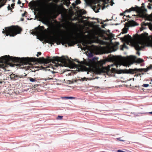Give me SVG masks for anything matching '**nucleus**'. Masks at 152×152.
<instances>
[{"label":"nucleus","instance_id":"3","mask_svg":"<svg viewBox=\"0 0 152 152\" xmlns=\"http://www.w3.org/2000/svg\"><path fill=\"white\" fill-rule=\"evenodd\" d=\"M136 11L137 12L140 14L141 17L145 18V20H148L152 21V13L150 15L146 13L147 10L145 8V5L144 3L142 4L141 7H140L137 6L135 7H131L129 9L126 10L125 12H130L131 11Z\"/></svg>","mask_w":152,"mask_h":152},{"label":"nucleus","instance_id":"11","mask_svg":"<svg viewBox=\"0 0 152 152\" xmlns=\"http://www.w3.org/2000/svg\"><path fill=\"white\" fill-rule=\"evenodd\" d=\"M23 76L17 75L14 74H12L10 75V77L11 80H18L19 78H23Z\"/></svg>","mask_w":152,"mask_h":152},{"label":"nucleus","instance_id":"48","mask_svg":"<svg viewBox=\"0 0 152 152\" xmlns=\"http://www.w3.org/2000/svg\"><path fill=\"white\" fill-rule=\"evenodd\" d=\"M2 83V82L1 81H0V83L1 84Z\"/></svg>","mask_w":152,"mask_h":152},{"label":"nucleus","instance_id":"56","mask_svg":"<svg viewBox=\"0 0 152 152\" xmlns=\"http://www.w3.org/2000/svg\"><path fill=\"white\" fill-rule=\"evenodd\" d=\"M85 45V44H84V45H83V46H84Z\"/></svg>","mask_w":152,"mask_h":152},{"label":"nucleus","instance_id":"37","mask_svg":"<svg viewBox=\"0 0 152 152\" xmlns=\"http://www.w3.org/2000/svg\"><path fill=\"white\" fill-rule=\"evenodd\" d=\"M15 5V4H12L11 5V7L12 8H14V6Z\"/></svg>","mask_w":152,"mask_h":152},{"label":"nucleus","instance_id":"55","mask_svg":"<svg viewBox=\"0 0 152 152\" xmlns=\"http://www.w3.org/2000/svg\"><path fill=\"white\" fill-rule=\"evenodd\" d=\"M151 81H152V79H151Z\"/></svg>","mask_w":152,"mask_h":152},{"label":"nucleus","instance_id":"54","mask_svg":"<svg viewBox=\"0 0 152 152\" xmlns=\"http://www.w3.org/2000/svg\"><path fill=\"white\" fill-rule=\"evenodd\" d=\"M95 19L94 18H92V19Z\"/></svg>","mask_w":152,"mask_h":152},{"label":"nucleus","instance_id":"52","mask_svg":"<svg viewBox=\"0 0 152 152\" xmlns=\"http://www.w3.org/2000/svg\"><path fill=\"white\" fill-rule=\"evenodd\" d=\"M23 4V6H23V4Z\"/></svg>","mask_w":152,"mask_h":152},{"label":"nucleus","instance_id":"53","mask_svg":"<svg viewBox=\"0 0 152 152\" xmlns=\"http://www.w3.org/2000/svg\"><path fill=\"white\" fill-rule=\"evenodd\" d=\"M22 20H23V19H22Z\"/></svg>","mask_w":152,"mask_h":152},{"label":"nucleus","instance_id":"26","mask_svg":"<svg viewBox=\"0 0 152 152\" xmlns=\"http://www.w3.org/2000/svg\"><path fill=\"white\" fill-rule=\"evenodd\" d=\"M123 48H121V49L122 50H123V48H127V46L124 43L123 46Z\"/></svg>","mask_w":152,"mask_h":152},{"label":"nucleus","instance_id":"7","mask_svg":"<svg viewBox=\"0 0 152 152\" xmlns=\"http://www.w3.org/2000/svg\"><path fill=\"white\" fill-rule=\"evenodd\" d=\"M44 28V27L43 26H41L39 25L38 26L35 28L34 30H31L30 33L32 34L36 35H38L42 31Z\"/></svg>","mask_w":152,"mask_h":152},{"label":"nucleus","instance_id":"6","mask_svg":"<svg viewBox=\"0 0 152 152\" xmlns=\"http://www.w3.org/2000/svg\"><path fill=\"white\" fill-rule=\"evenodd\" d=\"M143 69H137L135 68L134 69H121L117 70L114 68H112L111 69V72L112 73H117L118 74H120L122 73L127 74H134L135 72L137 71L141 72Z\"/></svg>","mask_w":152,"mask_h":152},{"label":"nucleus","instance_id":"22","mask_svg":"<svg viewBox=\"0 0 152 152\" xmlns=\"http://www.w3.org/2000/svg\"><path fill=\"white\" fill-rule=\"evenodd\" d=\"M6 1L7 0H0V4H1L2 3L4 4L5 5Z\"/></svg>","mask_w":152,"mask_h":152},{"label":"nucleus","instance_id":"57","mask_svg":"<svg viewBox=\"0 0 152 152\" xmlns=\"http://www.w3.org/2000/svg\"><path fill=\"white\" fill-rule=\"evenodd\" d=\"M77 62H79L78 61H77Z\"/></svg>","mask_w":152,"mask_h":152},{"label":"nucleus","instance_id":"33","mask_svg":"<svg viewBox=\"0 0 152 152\" xmlns=\"http://www.w3.org/2000/svg\"><path fill=\"white\" fill-rule=\"evenodd\" d=\"M7 8L8 10H11L12 9L10 5H9V6L7 7Z\"/></svg>","mask_w":152,"mask_h":152},{"label":"nucleus","instance_id":"38","mask_svg":"<svg viewBox=\"0 0 152 152\" xmlns=\"http://www.w3.org/2000/svg\"><path fill=\"white\" fill-rule=\"evenodd\" d=\"M108 49H109V51H107V53H111V51L110 50V49H109V48H108Z\"/></svg>","mask_w":152,"mask_h":152},{"label":"nucleus","instance_id":"21","mask_svg":"<svg viewBox=\"0 0 152 152\" xmlns=\"http://www.w3.org/2000/svg\"><path fill=\"white\" fill-rule=\"evenodd\" d=\"M136 61L138 63H141L143 61V60L140 58H139L137 59Z\"/></svg>","mask_w":152,"mask_h":152},{"label":"nucleus","instance_id":"5","mask_svg":"<svg viewBox=\"0 0 152 152\" xmlns=\"http://www.w3.org/2000/svg\"><path fill=\"white\" fill-rule=\"evenodd\" d=\"M5 30L3 29L2 33L5 34L6 36L14 37L18 34H20L22 31L21 28L18 26H12L5 27Z\"/></svg>","mask_w":152,"mask_h":152},{"label":"nucleus","instance_id":"31","mask_svg":"<svg viewBox=\"0 0 152 152\" xmlns=\"http://www.w3.org/2000/svg\"><path fill=\"white\" fill-rule=\"evenodd\" d=\"M81 2V1L80 0H77L76 1V3L77 4L80 3Z\"/></svg>","mask_w":152,"mask_h":152},{"label":"nucleus","instance_id":"14","mask_svg":"<svg viewBox=\"0 0 152 152\" xmlns=\"http://www.w3.org/2000/svg\"><path fill=\"white\" fill-rule=\"evenodd\" d=\"M42 12L44 14H48L50 12V8L49 7L48 5H47L42 10Z\"/></svg>","mask_w":152,"mask_h":152},{"label":"nucleus","instance_id":"28","mask_svg":"<svg viewBox=\"0 0 152 152\" xmlns=\"http://www.w3.org/2000/svg\"><path fill=\"white\" fill-rule=\"evenodd\" d=\"M142 86L145 87H147L149 86V84H145Z\"/></svg>","mask_w":152,"mask_h":152},{"label":"nucleus","instance_id":"9","mask_svg":"<svg viewBox=\"0 0 152 152\" xmlns=\"http://www.w3.org/2000/svg\"><path fill=\"white\" fill-rule=\"evenodd\" d=\"M148 26L149 29L152 31V24L151 23H145V22L142 23L141 24V28H140V31H142L145 28L144 27V26Z\"/></svg>","mask_w":152,"mask_h":152},{"label":"nucleus","instance_id":"42","mask_svg":"<svg viewBox=\"0 0 152 152\" xmlns=\"http://www.w3.org/2000/svg\"><path fill=\"white\" fill-rule=\"evenodd\" d=\"M59 32V31H54V33H55V34L57 33V32Z\"/></svg>","mask_w":152,"mask_h":152},{"label":"nucleus","instance_id":"17","mask_svg":"<svg viewBox=\"0 0 152 152\" xmlns=\"http://www.w3.org/2000/svg\"><path fill=\"white\" fill-rule=\"evenodd\" d=\"M100 72H105V70L107 71V73H108V72L110 71V69H107L106 68L102 67L101 69H100Z\"/></svg>","mask_w":152,"mask_h":152},{"label":"nucleus","instance_id":"43","mask_svg":"<svg viewBox=\"0 0 152 152\" xmlns=\"http://www.w3.org/2000/svg\"><path fill=\"white\" fill-rule=\"evenodd\" d=\"M149 1L151 2L152 3V0H148Z\"/></svg>","mask_w":152,"mask_h":152},{"label":"nucleus","instance_id":"20","mask_svg":"<svg viewBox=\"0 0 152 152\" xmlns=\"http://www.w3.org/2000/svg\"><path fill=\"white\" fill-rule=\"evenodd\" d=\"M119 43L118 42L117 43V44L114 46L113 47V50L114 51L116 50L117 48V46L119 45Z\"/></svg>","mask_w":152,"mask_h":152},{"label":"nucleus","instance_id":"2","mask_svg":"<svg viewBox=\"0 0 152 152\" xmlns=\"http://www.w3.org/2000/svg\"><path fill=\"white\" fill-rule=\"evenodd\" d=\"M105 63V62L102 60L96 62V59L94 58L85 63V65L88 67L80 64H76L74 63L72 64L73 66L77 68L79 71H87V73L88 74L89 72L91 71L93 69L96 68L99 66H102Z\"/></svg>","mask_w":152,"mask_h":152},{"label":"nucleus","instance_id":"45","mask_svg":"<svg viewBox=\"0 0 152 152\" xmlns=\"http://www.w3.org/2000/svg\"><path fill=\"white\" fill-rule=\"evenodd\" d=\"M86 11H83V13L85 14V13H86Z\"/></svg>","mask_w":152,"mask_h":152},{"label":"nucleus","instance_id":"40","mask_svg":"<svg viewBox=\"0 0 152 152\" xmlns=\"http://www.w3.org/2000/svg\"><path fill=\"white\" fill-rule=\"evenodd\" d=\"M37 53L39 55H40L41 54V53L40 52H38Z\"/></svg>","mask_w":152,"mask_h":152},{"label":"nucleus","instance_id":"10","mask_svg":"<svg viewBox=\"0 0 152 152\" xmlns=\"http://www.w3.org/2000/svg\"><path fill=\"white\" fill-rule=\"evenodd\" d=\"M132 37L129 34L125 35L124 37H121L120 39L123 42H127L128 44H129V42L132 39Z\"/></svg>","mask_w":152,"mask_h":152},{"label":"nucleus","instance_id":"25","mask_svg":"<svg viewBox=\"0 0 152 152\" xmlns=\"http://www.w3.org/2000/svg\"><path fill=\"white\" fill-rule=\"evenodd\" d=\"M63 117L62 116L58 115L56 118L58 120H61L62 119Z\"/></svg>","mask_w":152,"mask_h":152},{"label":"nucleus","instance_id":"47","mask_svg":"<svg viewBox=\"0 0 152 152\" xmlns=\"http://www.w3.org/2000/svg\"><path fill=\"white\" fill-rule=\"evenodd\" d=\"M126 17H129V18H130V16H129V15H128V16H126Z\"/></svg>","mask_w":152,"mask_h":152},{"label":"nucleus","instance_id":"27","mask_svg":"<svg viewBox=\"0 0 152 152\" xmlns=\"http://www.w3.org/2000/svg\"><path fill=\"white\" fill-rule=\"evenodd\" d=\"M151 4L149 3L148 5L147 6L148 8L149 9H151Z\"/></svg>","mask_w":152,"mask_h":152},{"label":"nucleus","instance_id":"35","mask_svg":"<svg viewBox=\"0 0 152 152\" xmlns=\"http://www.w3.org/2000/svg\"><path fill=\"white\" fill-rule=\"evenodd\" d=\"M4 4H3L2 3L1 4H0V8L1 7H2V6H4Z\"/></svg>","mask_w":152,"mask_h":152},{"label":"nucleus","instance_id":"13","mask_svg":"<svg viewBox=\"0 0 152 152\" xmlns=\"http://www.w3.org/2000/svg\"><path fill=\"white\" fill-rule=\"evenodd\" d=\"M137 25V23L134 20L129 21L128 23H126L125 26L129 27V26H134Z\"/></svg>","mask_w":152,"mask_h":152},{"label":"nucleus","instance_id":"50","mask_svg":"<svg viewBox=\"0 0 152 152\" xmlns=\"http://www.w3.org/2000/svg\"><path fill=\"white\" fill-rule=\"evenodd\" d=\"M37 57H38L39 56V55H38V54H37Z\"/></svg>","mask_w":152,"mask_h":152},{"label":"nucleus","instance_id":"19","mask_svg":"<svg viewBox=\"0 0 152 152\" xmlns=\"http://www.w3.org/2000/svg\"><path fill=\"white\" fill-rule=\"evenodd\" d=\"M128 28L126 27L124 28L122 30V31L124 33H126L127 32Z\"/></svg>","mask_w":152,"mask_h":152},{"label":"nucleus","instance_id":"15","mask_svg":"<svg viewBox=\"0 0 152 152\" xmlns=\"http://www.w3.org/2000/svg\"><path fill=\"white\" fill-rule=\"evenodd\" d=\"M29 81L32 83H36L38 81V79L37 77H34V78H32L31 77H29L28 78Z\"/></svg>","mask_w":152,"mask_h":152},{"label":"nucleus","instance_id":"18","mask_svg":"<svg viewBox=\"0 0 152 152\" xmlns=\"http://www.w3.org/2000/svg\"><path fill=\"white\" fill-rule=\"evenodd\" d=\"M57 40V39L56 38L53 39L51 38L50 39V43L51 44H54V43L56 42Z\"/></svg>","mask_w":152,"mask_h":152},{"label":"nucleus","instance_id":"58","mask_svg":"<svg viewBox=\"0 0 152 152\" xmlns=\"http://www.w3.org/2000/svg\"><path fill=\"white\" fill-rule=\"evenodd\" d=\"M83 79H86V78H83Z\"/></svg>","mask_w":152,"mask_h":152},{"label":"nucleus","instance_id":"41","mask_svg":"<svg viewBox=\"0 0 152 152\" xmlns=\"http://www.w3.org/2000/svg\"><path fill=\"white\" fill-rule=\"evenodd\" d=\"M111 1L112 2V3H111V5L112 6L113 5V4H114V3L112 0H111Z\"/></svg>","mask_w":152,"mask_h":152},{"label":"nucleus","instance_id":"39","mask_svg":"<svg viewBox=\"0 0 152 152\" xmlns=\"http://www.w3.org/2000/svg\"><path fill=\"white\" fill-rule=\"evenodd\" d=\"M110 37H113V34H110Z\"/></svg>","mask_w":152,"mask_h":152},{"label":"nucleus","instance_id":"30","mask_svg":"<svg viewBox=\"0 0 152 152\" xmlns=\"http://www.w3.org/2000/svg\"><path fill=\"white\" fill-rule=\"evenodd\" d=\"M126 11V10H125ZM126 11H125L124 13H121L120 14V15H122V16H125V15H124V13H125L126 12H125Z\"/></svg>","mask_w":152,"mask_h":152},{"label":"nucleus","instance_id":"46","mask_svg":"<svg viewBox=\"0 0 152 152\" xmlns=\"http://www.w3.org/2000/svg\"><path fill=\"white\" fill-rule=\"evenodd\" d=\"M97 22L98 23H99V21L98 19H97Z\"/></svg>","mask_w":152,"mask_h":152},{"label":"nucleus","instance_id":"29","mask_svg":"<svg viewBox=\"0 0 152 152\" xmlns=\"http://www.w3.org/2000/svg\"><path fill=\"white\" fill-rule=\"evenodd\" d=\"M116 139L117 140H119V141H125L124 140H121L120 138H117Z\"/></svg>","mask_w":152,"mask_h":152},{"label":"nucleus","instance_id":"49","mask_svg":"<svg viewBox=\"0 0 152 152\" xmlns=\"http://www.w3.org/2000/svg\"><path fill=\"white\" fill-rule=\"evenodd\" d=\"M150 67H152V65H150Z\"/></svg>","mask_w":152,"mask_h":152},{"label":"nucleus","instance_id":"34","mask_svg":"<svg viewBox=\"0 0 152 152\" xmlns=\"http://www.w3.org/2000/svg\"><path fill=\"white\" fill-rule=\"evenodd\" d=\"M21 3V1H20V0H18V4H20Z\"/></svg>","mask_w":152,"mask_h":152},{"label":"nucleus","instance_id":"23","mask_svg":"<svg viewBox=\"0 0 152 152\" xmlns=\"http://www.w3.org/2000/svg\"><path fill=\"white\" fill-rule=\"evenodd\" d=\"M64 98L67 99H75V97L73 96H65L64 97Z\"/></svg>","mask_w":152,"mask_h":152},{"label":"nucleus","instance_id":"24","mask_svg":"<svg viewBox=\"0 0 152 152\" xmlns=\"http://www.w3.org/2000/svg\"><path fill=\"white\" fill-rule=\"evenodd\" d=\"M130 58L131 59L135 60L136 59V57L135 56H131L130 57Z\"/></svg>","mask_w":152,"mask_h":152},{"label":"nucleus","instance_id":"32","mask_svg":"<svg viewBox=\"0 0 152 152\" xmlns=\"http://www.w3.org/2000/svg\"><path fill=\"white\" fill-rule=\"evenodd\" d=\"M26 12H24V13H23L22 14V17H24L25 16V14L26 13Z\"/></svg>","mask_w":152,"mask_h":152},{"label":"nucleus","instance_id":"12","mask_svg":"<svg viewBox=\"0 0 152 152\" xmlns=\"http://www.w3.org/2000/svg\"><path fill=\"white\" fill-rule=\"evenodd\" d=\"M38 2H39L38 1H32L29 3L28 6L31 7L35 8L37 6Z\"/></svg>","mask_w":152,"mask_h":152},{"label":"nucleus","instance_id":"8","mask_svg":"<svg viewBox=\"0 0 152 152\" xmlns=\"http://www.w3.org/2000/svg\"><path fill=\"white\" fill-rule=\"evenodd\" d=\"M46 70L49 71L45 74L46 77L48 78L47 79L48 80L52 79V78L55 76L54 73L56 72L50 71V69H47Z\"/></svg>","mask_w":152,"mask_h":152},{"label":"nucleus","instance_id":"36","mask_svg":"<svg viewBox=\"0 0 152 152\" xmlns=\"http://www.w3.org/2000/svg\"><path fill=\"white\" fill-rule=\"evenodd\" d=\"M118 152H126L124 151H121V150H118Z\"/></svg>","mask_w":152,"mask_h":152},{"label":"nucleus","instance_id":"4","mask_svg":"<svg viewBox=\"0 0 152 152\" xmlns=\"http://www.w3.org/2000/svg\"><path fill=\"white\" fill-rule=\"evenodd\" d=\"M75 33L76 35L75 37L72 38L68 37L62 38L60 42H57V44L58 45L61 43L63 45L67 44L69 46H72L77 44L80 41L79 39L81 37L82 35L77 32H75Z\"/></svg>","mask_w":152,"mask_h":152},{"label":"nucleus","instance_id":"44","mask_svg":"<svg viewBox=\"0 0 152 152\" xmlns=\"http://www.w3.org/2000/svg\"><path fill=\"white\" fill-rule=\"evenodd\" d=\"M148 113L149 114H152V112H150Z\"/></svg>","mask_w":152,"mask_h":152},{"label":"nucleus","instance_id":"51","mask_svg":"<svg viewBox=\"0 0 152 152\" xmlns=\"http://www.w3.org/2000/svg\"><path fill=\"white\" fill-rule=\"evenodd\" d=\"M26 3H28V2L27 1H26Z\"/></svg>","mask_w":152,"mask_h":152},{"label":"nucleus","instance_id":"16","mask_svg":"<svg viewBox=\"0 0 152 152\" xmlns=\"http://www.w3.org/2000/svg\"><path fill=\"white\" fill-rule=\"evenodd\" d=\"M143 69V70H142L141 72H140L139 71H137L136 72H135L133 74H134V73H135L137 77L138 76H140L141 75V74H140V73H139V74L137 73V72H146L148 71V70L149 69V68H147L146 69L144 68V69Z\"/></svg>","mask_w":152,"mask_h":152},{"label":"nucleus","instance_id":"1","mask_svg":"<svg viewBox=\"0 0 152 152\" xmlns=\"http://www.w3.org/2000/svg\"><path fill=\"white\" fill-rule=\"evenodd\" d=\"M133 37L135 40L133 45L137 51V54L139 56L140 54L139 51L145 47H152V35L149 36L148 33L144 32L140 35L136 34L133 36Z\"/></svg>","mask_w":152,"mask_h":152}]
</instances>
